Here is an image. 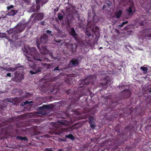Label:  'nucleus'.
Here are the masks:
<instances>
[{"instance_id":"nucleus-1","label":"nucleus","mask_w":151,"mask_h":151,"mask_svg":"<svg viewBox=\"0 0 151 151\" xmlns=\"http://www.w3.org/2000/svg\"><path fill=\"white\" fill-rule=\"evenodd\" d=\"M29 52L27 51L26 54H29L31 57L26 55V58L28 61L27 63L29 67L33 70L29 71L30 73L33 75L41 72V68L35 63H36V61H42L44 60L42 56L37 52V50L35 47L29 48Z\"/></svg>"},{"instance_id":"nucleus-2","label":"nucleus","mask_w":151,"mask_h":151,"mask_svg":"<svg viewBox=\"0 0 151 151\" xmlns=\"http://www.w3.org/2000/svg\"><path fill=\"white\" fill-rule=\"evenodd\" d=\"M90 31L96 36H98L99 35V28L98 27L93 26L91 23H88L86 27V30L85 32L86 35L88 37H90L91 36Z\"/></svg>"},{"instance_id":"nucleus-3","label":"nucleus","mask_w":151,"mask_h":151,"mask_svg":"<svg viewBox=\"0 0 151 151\" xmlns=\"http://www.w3.org/2000/svg\"><path fill=\"white\" fill-rule=\"evenodd\" d=\"M48 36L45 34H43L40 38L37 39L36 43L38 48L39 49V45L41 44L46 43L48 41Z\"/></svg>"},{"instance_id":"nucleus-4","label":"nucleus","mask_w":151,"mask_h":151,"mask_svg":"<svg viewBox=\"0 0 151 151\" xmlns=\"http://www.w3.org/2000/svg\"><path fill=\"white\" fill-rule=\"evenodd\" d=\"M14 77L12 78V80L16 82H20L24 79V76L22 74H19L17 71L15 72Z\"/></svg>"},{"instance_id":"nucleus-5","label":"nucleus","mask_w":151,"mask_h":151,"mask_svg":"<svg viewBox=\"0 0 151 151\" xmlns=\"http://www.w3.org/2000/svg\"><path fill=\"white\" fill-rule=\"evenodd\" d=\"M91 77V76H89L85 79H81L80 81L79 87L81 88L85 85H88L91 83V81L90 80Z\"/></svg>"},{"instance_id":"nucleus-6","label":"nucleus","mask_w":151,"mask_h":151,"mask_svg":"<svg viewBox=\"0 0 151 151\" xmlns=\"http://www.w3.org/2000/svg\"><path fill=\"white\" fill-rule=\"evenodd\" d=\"M22 26H20V27H18L16 28L10 29L7 30V32L8 35H9V37L11 35L15 34V33L20 32L23 31V29H20V28Z\"/></svg>"},{"instance_id":"nucleus-7","label":"nucleus","mask_w":151,"mask_h":151,"mask_svg":"<svg viewBox=\"0 0 151 151\" xmlns=\"http://www.w3.org/2000/svg\"><path fill=\"white\" fill-rule=\"evenodd\" d=\"M44 14L42 13H34L32 14L30 17V19L34 17L33 20L35 21L41 20L44 17Z\"/></svg>"},{"instance_id":"nucleus-8","label":"nucleus","mask_w":151,"mask_h":151,"mask_svg":"<svg viewBox=\"0 0 151 151\" xmlns=\"http://www.w3.org/2000/svg\"><path fill=\"white\" fill-rule=\"evenodd\" d=\"M94 118L93 116H90L88 117V123L90 127L92 129H95L96 127V124L94 121Z\"/></svg>"},{"instance_id":"nucleus-9","label":"nucleus","mask_w":151,"mask_h":151,"mask_svg":"<svg viewBox=\"0 0 151 151\" xmlns=\"http://www.w3.org/2000/svg\"><path fill=\"white\" fill-rule=\"evenodd\" d=\"M0 35H1V37H5L9 41L11 42H13V40H14V37L13 36V37L12 36V35H14V34L12 35H11L10 36V37L11 38H10L9 37H8L7 36L5 33H2L0 34Z\"/></svg>"},{"instance_id":"nucleus-10","label":"nucleus","mask_w":151,"mask_h":151,"mask_svg":"<svg viewBox=\"0 0 151 151\" xmlns=\"http://www.w3.org/2000/svg\"><path fill=\"white\" fill-rule=\"evenodd\" d=\"M38 49L41 53L42 54H47L49 52L48 50L45 46H42L41 48H40L39 46Z\"/></svg>"},{"instance_id":"nucleus-11","label":"nucleus","mask_w":151,"mask_h":151,"mask_svg":"<svg viewBox=\"0 0 151 151\" xmlns=\"http://www.w3.org/2000/svg\"><path fill=\"white\" fill-rule=\"evenodd\" d=\"M127 14H133L135 12V8L134 4H132V6L129 7L128 9H127Z\"/></svg>"},{"instance_id":"nucleus-12","label":"nucleus","mask_w":151,"mask_h":151,"mask_svg":"<svg viewBox=\"0 0 151 151\" xmlns=\"http://www.w3.org/2000/svg\"><path fill=\"white\" fill-rule=\"evenodd\" d=\"M70 35L73 37L76 40H78L79 38L77 36L78 35L76 33L74 28H72L70 30Z\"/></svg>"},{"instance_id":"nucleus-13","label":"nucleus","mask_w":151,"mask_h":151,"mask_svg":"<svg viewBox=\"0 0 151 151\" xmlns=\"http://www.w3.org/2000/svg\"><path fill=\"white\" fill-rule=\"evenodd\" d=\"M52 106L51 105H44L42 106L39 107V110H44L45 109H51L52 108Z\"/></svg>"},{"instance_id":"nucleus-14","label":"nucleus","mask_w":151,"mask_h":151,"mask_svg":"<svg viewBox=\"0 0 151 151\" xmlns=\"http://www.w3.org/2000/svg\"><path fill=\"white\" fill-rule=\"evenodd\" d=\"M69 65H73L75 66H77L79 64L78 61L77 59L72 58L69 63Z\"/></svg>"},{"instance_id":"nucleus-15","label":"nucleus","mask_w":151,"mask_h":151,"mask_svg":"<svg viewBox=\"0 0 151 151\" xmlns=\"http://www.w3.org/2000/svg\"><path fill=\"white\" fill-rule=\"evenodd\" d=\"M145 33V35L146 37H151V28L146 29L144 30Z\"/></svg>"},{"instance_id":"nucleus-16","label":"nucleus","mask_w":151,"mask_h":151,"mask_svg":"<svg viewBox=\"0 0 151 151\" xmlns=\"http://www.w3.org/2000/svg\"><path fill=\"white\" fill-rule=\"evenodd\" d=\"M108 80H106V81L105 83H99L100 86H101L102 87L103 89H106L107 87V85L108 84V82H109Z\"/></svg>"},{"instance_id":"nucleus-17","label":"nucleus","mask_w":151,"mask_h":151,"mask_svg":"<svg viewBox=\"0 0 151 151\" xmlns=\"http://www.w3.org/2000/svg\"><path fill=\"white\" fill-rule=\"evenodd\" d=\"M121 94H124V95H131V92L129 89H124L120 92Z\"/></svg>"},{"instance_id":"nucleus-18","label":"nucleus","mask_w":151,"mask_h":151,"mask_svg":"<svg viewBox=\"0 0 151 151\" xmlns=\"http://www.w3.org/2000/svg\"><path fill=\"white\" fill-rule=\"evenodd\" d=\"M48 0H36V4H41L42 6L47 2Z\"/></svg>"},{"instance_id":"nucleus-19","label":"nucleus","mask_w":151,"mask_h":151,"mask_svg":"<svg viewBox=\"0 0 151 151\" xmlns=\"http://www.w3.org/2000/svg\"><path fill=\"white\" fill-rule=\"evenodd\" d=\"M6 71H14L16 70L17 67H15V68H3Z\"/></svg>"},{"instance_id":"nucleus-20","label":"nucleus","mask_w":151,"mask_h":151,"mask_svg":"<svg viewBox=\"0 0 151 151\" xmlns=\"http://www.w3.org/2000/svg\"><path fill=\"white\" fill-rule=\"evenodd\" d=\"M17 12V11L16 10H12L11 11L9 12L8 13L7 15H8L14 16Z\"/></svg>"},{"instance_id":"nucleus-21","label":"nucleus","mask_w":151,"mask_h":151,"mask_svg":"<svg viewBox=\"0 0 151 151\" xmlns=\"http://www.w3.org/2000/svg\"><path fill=\"white\" fill-rule=\"evenodd\" d=\"M122 13V11L121 9H119L118 11L116 12V17L117 18L120 17Z\"/></svg>"},{"instance_id":"nucleus-22","label":"nucleus","mask_w":151,"mask_h":151,"mask_svg":"<svg viewBox=\"0 0 151 151\" xmlns=\"http://www.w3.org/2000/svg\"><path fill=\"white\" fill-rule=\"evenodd\" d=\"M65 137L66 138H68L72 140H74L75 139L74 136L71 134H69L68 135H65Z\"/></svg>"},{"instance_id":"nucleus-23","label":"nucleus","mask_w":151,"mask_h":151,"mask_svg":"<svg viewBox=\"0 0 151 151\" xmlns=\"http://www.w3.org/2000/svg\"><path fill=\"white\" fill-rule=\"evenodd\" d=\"M16 138L20 140L23 141H27L28 140L27 138L26 137H23L20 136H18L16 137Z\"/></svg>"},{"instance_id":"nucleus-24","label":"nucleus","mask_w":151,"mask_h":151,"mask_svg":"<svg viewBox=\"0 0 151 151\" xmlns=\"http://www.w3.org/2000/svg\"><path fill=\"white\" fill-rule=\"evenodd\" d=\"M58 123H59V124L65 126H67L68 124V122L67 121H60Z\"/></svg>"},{"instance_id":"nucleus-25","label":"nucleus","mask_w":151,"mask_h":151,"mask_svg":"<svg viewBox=\"0 0 151 151\" xmlns=\"http://www.w3.org/2000/svg\"><path fill=\"white\" fill-rule=\"evenodd\" d=\"M140 69L143 71L144 74H146L147 73L148 70V69L147 67H145L144 66H141Z\"/></svg>"},{"instance_id":"nucleus-26","label":"nucleus","mask_w":151,"mask_h":151,"mask_svg":"<svg viewBox=\"0 0 151 151\" xmlns=\"http://www.w3.org/2000/svg\"><path fill=\"white\" fill-rule=\"evenodd\" d=\"M40 4H37V5L36 6V9L33 10V12H36L38 11L40 9Z\"/></svg>"},{"instance_id":"nucleus-27","label":"nucleus","mask_w":151,"mask_h":151,"mask_svg":"<svg viewBox=\"0 0 151 151\" xmlns=\"http://www.w3.org/2000/svg\"><path fill=\"white\" fill-rule=\"evenodd\" d=\"M128 22L127 21L123 22L121 24L119 25L118 27L119 28H122L124 25L127 24Z\"/></svg>"},{"instance_id":"nucleus-28","label":"nucleus","mask_w":151,"mask_h":151,"mask_svg":"<svg viewBox=\"0 0 151 151\" xmlns=\"http://www.w3.org/2000/svg\"><path fill=\"white\" fill-rule=\"evenodd\" d=\"M58 18L59 20H61L63 19V17L61 13H59L58 14Z\"/></svg>"},{"instance_id":"nucleus-29","label":"nucleus","mask_w":151,"mask_h":151,"mask_svg":"<svg viewBox=\"0 0 151 151\" xmlns=\"http://www.w3.org/2000/svg\"><path fill=\"white\" fill-rule=\"evenodd\" d=\"M76 45H75L74 46H73V45H72V47L71 48L72 52L73 53L76 51Z\"/></svg>"},{"instance_id":"nucleus-30","label":"nucleus","mask_w":151,"mask_h":151,"mask_svg":"<svg viewBox=\"0 0 151 151\" xmlns=\"http://www.w3.org/2000/svg\"><path fill=\"white\" fill-rule=\"evenodd\" d=\"M38 113L42 115H45L48 114L47 112H46L43 111H39L38 112Z\"/></svg>"},{"instance_id":"nucleus-31","label":"nucleus","mask_w":151,"mask_h":151,"mask_svg":"<svg viewBox=\"0 0 151 151\" xmlns=\"http://www.w3.org/2000/svg\"><path fill=\"white\" fill-rule=\"evenodd\" d=\"M44 65L47 67V69H49L51 68V65L50 64L45 63L44 64Z\"/></svg>"},{"instance_id":"nucleus-32","label":"nucleus","mask_w":151,"mask_h":151,"mask_svg":"<svg viewBox=\"0 0 151 151\" xmlns=\"http://www.w3.org/2000/svg\"><path fill=\"white\" fill-rule=\"evenodd\" d=\"M46 33L49 35H51L52 36H53V35L52 34V31H51L49 30H47L46 31Z\"/></svg>"},{"instance_id":"nucleus-33","label":"nucleus","mask_w":151,"mask_h":151,"mask_svg":"<svg viewBox=\"0 0 151 151\" xmlns=\"http://www.w3.org/2000/svg\"><path fill=\"white\" fill-rule=\"evenodd\" d=\"M54 71L57 72H58V71H60V69L59 68V66H58L55 68L53 70H52Z\"/></svg>"},{"instance_id":"nucleus-34","label":"nucleus","mask_w":151,"mask_h":151,"mask_svg":"<svg viewBox=\"0 0 151 151\" xmlns=\"http://www.w3.org/2000/svg\"><path fill=\"white\" fill-rule=\"evenodd\" d=\"M29 103H30L29 101H28L27 100H26L25 102H24V104H23L22 103L21 104V106H23L26 105L28 104H29Z\"/></svg>"},{"instance_id":"nucleus-35","label":"nucleus","mask_w":151,"mask_h":151,"mask_svg":"<svg viewBox=\"0 0 151 151\" xmlns=\"http://www.w3.org/2000/svg\"><path fill=\"white\" fill-rule=\"evenodd\" d=\"M15 33V34H14V35H12V36L14 37V40L15 41L16 40H17L18 38V36L16 35V33Z\"/></svg>"},{"instance_id":"nucleus-36","label":"nucleus","mask_w":151,"mask_h":151,"mask_svg":"<svg viewBox=\"0 0 151 151\" xmlns=\"http://www.w3.org/2000/svg\"><path fill=\"white\" fill-rule=\"evenodd\" d=\"M106 4L108 6H110L111 5V3L109 1H106Z\"/></svg>"},{"instance_id":"nucleus-37","label":"nucleus","mask_w":151,"mask_h":151,"mask_svg":"<svg viewBox=\"0 0 151 151\" xmlns=\"http://www.w3.org/2000/svg\"><path fill=\"white\" fill-rule=\"evenodd\" d=\"M13 7H14L13 5H11L10 6H8L7 7V9L8 10H9L13 8Z\"/></svg>"},{"instance_id":"nucleus-38","label":"nucleus","mask_w":151,"mask_h":151,"mask_svg":"<svg viewBox=\"0 0 151 151\" xmlns=\"http://www.w3.org/2000/svg\"><path fill=\"white\" fill-rule=\"evenodd\" d=\"M118 127V126H116L115 128V129L116 131V132H120V129H117V127Z\"/></svg>"},{"instance_id":"nucleus-39","label":"nucleus","mask_w":151,"mask_h":151,"mask_svg":"<svg viewBox=\"0 0 151 151\" xmlns=\"http://www.w3.org/2000/svg\"><path fill=\"white\" fill-rule=\"evenodd\" d=\"M13 76V75H12V76L11 74V73H8L7 74L6 77H11L12 76Z\"/></svg>"},{"instance_id":"nucleus-40","label":"nucleus","mask_w":151,"mask_h":151,"mask_svg":"<svg viewBox=\"0 0 151 151\" xmlns=\"http://www.w3.org/2000/svg\"><path fill=\"white\" fill-rule=\"evenodd\" d=\"M61 40L60 39L57 40V39H54V41L56 42L59 43V42H61Z\"/></svg>"},{"instance_id":"nucleus-41","label":"nucleus","mask_w":151,"mask_h":151,"mask_svg":"<svg viewBox=\"0 0 151 151\" xmlns=\"http://www.w3.org/2000/svg\"><path fill=\"white\" fill-rule=\"evenodd\" d=\"M59 140L60 141L65 142L66 141V139H63L62 138H60L59 139Z\"/></svg>"},{"instance_id":"nucleus-42","label":"nucleus","mask_w":151,"mask_h":151,"mask_svg":"<svg viewBox=\"0 0 151 151\" xmlns=\"http://www.w3.org/2000/svg\"><path fill=\"white\" fill-rule=\"evenodd\" d=\"M45 151H52V148H46V149H45Z\"/></svg>"},{"instance_id":"nucleus-43","label":"nucleus","mask_w":151,"mask_h":151,"mask_svg":"<svg viewBox=\"0 0 151 151\" xmlns=\"http://www.w3.org/2000/svg\"><path fill=\"white\" fill-rule=\"evenodd\" d=\"M49 55H50V56L51 57V58H54V57H53V54L52 53H49Z\"/></svg>"},{"instance_id":"nucleus-44","label":"nucleus","mask_w":151,"mask_h":151,"mask_svg":"<svg viewBox=\"0 0 151 151\" xmlns=\"http://www.w3.org/2000/svg\"><path fill=\"white\" fill-rule=\"evenodd\" d=\"M35 6H33L31 7V10H32V12H33V10L35 9Z\"/></svg>"},{"instance_id":"nucleus-45","label":"nucleus","mask_w":151,"mask_h":151,"mask_svg":"<svg viewBox=\"0 0 151 151\" xmlns=\"http://www.w3.org/2000/svg\"><path fill=\"white\" fill-rule=\"evenodd\" d=\"M140 23L141 25L143 26L144 25V22L142 20L141 21V22Z\"/></svg>"},{"instance_id":"nucleus-46","label":"nucleus","mask_w":151,"mask_h":151,"mask_svg":"<svg viewBox=\"0 0 151 151\" xmlns=\"http://www.w3.org/2000/svg\"><path fill=\"white\" fill-rule=\"evenodd\" d=\"M115 31L118 34H119V31L117 29H115Z\"/></svg>"},{"instance_id":"nucleus-47","label":"nucleus","mask_w":151,"mask_h":151,"mask_svg":"<svg viewBox=\"0 0 151 151\" xmlns=\"http://www.w3.org/2000/svg\"><path fill=\"white\" fill-rule=\"evenodd\" d=\"M111 140V139H109L108 140H107V141L108 143H109V142H110V140Z\"/></svg>"},{"instance_id":"nucleus-48","label":"nucleus","mask_w":151,"mask_h":151,"mask_svg":"<svg viewBox=\"0 0 151 151\" xmlns=\"http://www.w3.org/2000/svg\"><path fill=\"white\" fill-rule=\"evenodd\" d=\"M106 7V6L105 5H104L103 6L102 9H105V7Z\"/></svg>"},{"instance_id":"nucleus-49","label":"nucleus","mask_w":151,"mask_h":151,"mask_svg":"<svg viewBox=\"0 0 151 151\" xmlns=\"http://www.w3.org/2000/svg\"><path fill=\"white\" fill-rule=\"evenodd\" d=\"M123 86H120V85H119V88L120 89V88H122V87H123Z\"/></svg>"},{"instance_id":"nucleus-50","label":"nucleus","mask_w":151,"mask_h":151,"mask_svg":"<svg viewBox=\"0 0 151 151\" xmlns=\"http://www.w3.org/2000/svg\"><path fill=\"white\" fill-rule=\"evenodd\" d=\"M107 77H107H104V80H105L106 79V78Z\"/></svg>"},{"instance_id":"nucleus-51","label":"nucleus","mask_w":151,"mask_h":151,"mask_svg":"<svg viewBox=\"0 0 151 151\" xmlns=\"http://www.w3.org/2000/svg\"><path fill=\"white\" fill-rule=\"evenodd\" d=\"M73 105H72V104H70V106H73Z\"/></svg>"},{"instance_id":"nucleus-52","label":"nucleus","mask_w":151,"mask_h":151,"mask_svg":"<svg viewBox=\"0 0 151 151\" xmlns=\"http://www.w3.org/2000/svg\"><path fill=\"white\" fill-rule=\"evenodd\" d=\"M149 92H151V88L149 90Z\"/></svg>"},{"instance_id":"nucleus-53","label":"nucleus","mask_w":151,"mask_h":151,"mask_svg":"<svg viewBox=\"0 0 151 151\" xmlns=\"http://www.w3.org/2000/svg\"><path fill=\"white\" fill-rule=\"evenodd\" d=\"M99 49H102V47H100L99 48Z\"/></svg>"},{"instance_id":"nucleus-54","label":"nucleus","mask_w":151,"mask_h":151,"mask_svg":"<svg viewBox=\"0 0 151 151\" xmlns=\"http://www.w3.org/2000/svg\"><path fill=\"white\" fill-rule=\"evenodd\" d=\"M56 21L57 22H58V19H56Z\"/></svg>"},{"instance_id":"nucleus-55","label":"nucleus","mask_w":151,"mask_h":151,"mask_svg":"<svg viewBox=\"0 0 151 151\" xmlns=\"http://www.w3.org/2000/svg\"><path fill=\"white\" fill-rule=\"evenodd\" d=\"M80 96H79L78 97V99H80Z\"/></svg>"},{"instance_id":"nucleus-56","label":"nucleus","mask_w":151,"mask_h":151,"mask_svg":"<svg viewBox=\"0 0 151 151\" xmlns=\"http://www.w3.org/2000/svg\"><path fill=\"white\" fill-rule=\"evenodd\" d=\"M127 126H126V127H125V129H127Z\"/></svg>"},{"instance_id":"nucleus-57","label":"nucleus","mask_w":151,"mask_h":151,"mask_svg":"<svg viewBox=\"0 0 151 151\" xmlns=\"http://www.w3.org/2000/svg\"><path fill=\"white\" fill-rule=\"evenodd\" d=\"M56 11H58V9L57 10L56 9Z\"/></svg>"},{"instance_id":"nucleus-58","label":"nucleus","mask_w":151,"mask_h":151,"mask_svg":"<svg viewBox=\"0 0 151 151\" xmlns=\"http://www.w3.org/2000/svg\"><path fill=\"white\" fill-rule=\"evenodd\" d=\"M56 11H58V9L57 10L56 9Z\"/></svg>"},{"instance_id":"nucleus-59","label":"nucleus","mask_w":151,"mask_h":151,"mask_svg":"<svg viewBox=\"0 0 151 151\" xmlns=\"http://www.w3.org/2000/svg\"><path fill=\"white\" fill-rule=\"evenodd\" d=\"M126 27H125V29L126 28Z\"/></svg>"},{"instance_id":"nucleus-60","label":"nucleus","mask_w":151,"mask_h":151,"mask_svg":"<svg viewBox=\"0 0 151 151\" xmlns=\"http://www.w3.org/2000/svg\"><path fill=\"white\" fill-rule=\"evenodd\" d=\"M54 11H55V9Z\"/></svg>"}]
</instances>
